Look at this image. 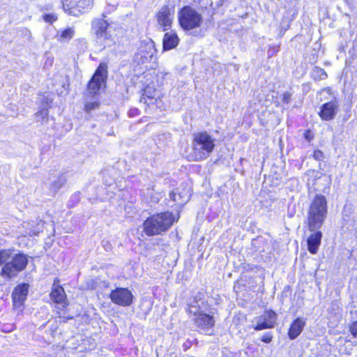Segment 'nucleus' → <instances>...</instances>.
I'll list each match as a JSON object with an SVG mask.
<instances>
[{
    "label": "nucleus",
    "instance_id": "obj_1",
    "mask_svg": "<svg viewBox=\"0 0 357 357\" xmlns=\"http://www.w3.org/2000/svg\"><path fill=\"white\" fill-rule=\"evenodd\" d=\"M328 215V202L322 194H317L312 199L307 210L305 224L312 232L306 239L308 252L316 255L321 243L323 237L321 228L324 225Z\"/></svg>",
    "mask_w": 357,
    "mask_h": 357
},
{
    "label": "nucleus",
    "instance_id": "obj_2",
    "mask_svg": "<svg viewBox=\"0 0 357 357\" xmlns=\"http://www.w3.org/2000/svg\"><path fill=\"white\" fill-rule=\"evenodd\" d=\"M167 73L146 70L142 73L143 87L139 91V102L144 106L145 112L156 110L162 105L163 93L160 86L163 85Z\"/></svg>",
    "mask_w": 357,
    "mask_h": 357
},
{
    "label": "nucleus",
    "instance_id": "obj_3",
    "mask_svg": "<svg viewBox=\"0 0 357 357\" xmlns=\"http://www.w3.org/2000/svg\"><path fill=\"white\" fill-rule=\"evenodd\" d=\"M215 139L207 131L195 132L192 137V145L187 152L186 160L200 162L206 160L215 149Z\"/></svg>",
    "mask_w": 357,
    "mask_h": 357
},
{
    "label": "nucleus",
    "instance_id": "obj_4",
    "mask_svg": "<svg viewBox=\"0 0 357 357\" xmlns=\"http://www.w3.org/2000/svg\"><path fill=\"white\" fill-rule=\"evenodd\" d=\"M10 249L0 250V275L6 280H11L24 271L29 264V256L23 252H17L13 257Z\"/></svg>",
    "mask_w": 357,
    "mask_h": 357
},
{
    "label": "nucleus",
    "instance_id": "obj_5",
    "mask_svg": "<svg viewBox=\"0 0 357 357\" xmlns=\"http://www.w3.org/2000/svg\"><path fill=\"white\" fill-rule=\"evenodd\" d=\"M49 296L55 318L59 323H67L74 319V316L69 313L70 301L58 278H55L53 280Z\"/></svg>",
    "mask_w": 357,
    "mask_h": 357
},
{
    "label": "nucleus",
    "instance_id": "obj_6",
    "mask_svg": "<svg viewBox=\"0 0 357 357\" xmlns=\"http://www.w3.org/2000/svg\"><path fill=\"white\" fill-rule=\"evenodd\" d=\"M172 212L162 211L149 216L142 224L143 231L147 236L162 235L178 220Z\"/></svg>",
    "mask_w": 357,
    "mask_h": 357
},
{
    "label": "nucleus",
    "instance_id": "obj_7",
    "mask_svg": "<svg viewBox=\"0 0 357 357\" xmlns=\"http://www.w3.org/2000/svg\"><path fill=\"white\" fill-rule=\"evenodd\" d=\"M108 78V66L105 62H100L86 86V98H97L107 86Z\"/></svg>",
    "mask_w": 357,
    "mask_h": 357
},
{
    "label": "nucleus",
    "instance_id": "obj_8",
    "mask_svg": "<svg viewBox=\"0 0 357 357\" xmlns=\"http://www.w3.org/2000/svg\"><path fill=\"white\" fill-rule=\"evenodd\" d=\"M178 22L184 31H191L199 28L203 24L202 15L192 6H183L178 12Z\"/></svg>",
    "mask_w": 357,
    "mask_h": 357
},
{
    "label": "nucleus",
    "instance_id": "obj_9",
    "mask_svg": "<svg viewBox=\"0 0 357 357\" xmlns=\"http://www.w3.org/2000/svg\"><path fill=\"white\" fill-rule=\"evenodd\" d=\"M60 4L66 15L78 17L93 9L94 0H60Z\"/></svg>",
    "mask_w": 357,
    "mask_h": 357
},
{
    "label": "nucleus",
    "instance_id": "obj_10",
    "mask_svg": "<svg viewBox=\"0 0 357 357\" xmlns=\"http://www.w3.org/2000/svg\"><path fill=\"white\" fill-rule=\"evenodd\" d=\"M106 14L102 13L100 17L93 18L91 21V31L97 43H104L112 40L109 33L110 23L106 20Z\"/></svg>",
    "mask_w": 357,
    "mask_h": 357
},
{
    "label": "nucleus",
    "instance_id": "obj_11",
    "mask_svg": "<svg viewBox=\"0 0 357 357\" xmlns=\"http://www.w3.org/2000/svg\"><path fill=\"white\" fill-rule=\"evenodd\" d=\"M29 290V284L26 282L20 283L14 287L11 293L12 307L13 310H17L20 313L23 312Z\"/></svg>",
    "mask_w": 357,
    "mask_h": 357
},
{
    "label": "nucleus",
    "instance_id": "obj_12",
    "mask_svg": "<svg viewBox=\"0 0 357 357\" xmlns=\"http://www.w3.org/2000/svg\"><path fill=\"white\" fill-rule=\"evenodd\" d=\"M109 298L114 304L121 307H128L134 301L132 291L126 287H116L112 289L109 294Z\"/></svg>",
    "mask_w": 357,
    "mask_h": 357
},
{
    "label": "nucleus",
    "instance_id": "obj_13",
    "mask_svg": "<svg viewBox=\"0 0 357 357\" xmlns=\"http://www.w3.org/2000/svg\"><path fill=\"white\" fill-rule=\"evenodd\" d=\"M174 8L165 5L156 13L155 17L163 31L170 30L173 24Z\"/></svg>",
    "mask_w": 357,
    "mask_h": 357
},
{
    "label": "nucleus",
    "instance_id": "obj_14",
    "mask_svg": "<svg viewBox=\"0 0 357 357\" xmlns=\"http://www.w3.org/2000/svg\"><path fill=\"white\" fill-rule=\"evenodd\" d=\"M338 109V101L336 99H333L321 105L318 115L322 121H331L335 119Z\"/></svg>",
    "mask_w": 357,
    "mask_h": 357
},
{
    "label": "nucleus",
    "instance_id": "obj_15",
    "mask_svg": "<svg viewBox=\"0 0 357 357\" xmlns=\"http://www.w3.org/2000/svg\"><path fill=\"white\" fill-rule=\"evenodd\" d=\"M261 319H263V321L258 322L254 326L255 331L273 328L275 325L278 314L274 310L269 309L264 311V314L261 317Z\"/></svg>",
    "mask_w": 357,
    "mask_h": 357
},
{
    "label": "nucleus",
    "instance_id": "obj_16",
    "mask_svg": "<svg viewBox=\"0 0 357 357\" xmlns=\"http://www.w3.org/2000/svg\"><path fill=\"white\" fill-rule=\"evenodd\" d=\"M194 322L197 327L203 331L212 329L215 326V319L213 315L203 311L195 313Z\"/></svg>",
    "mask_w": 357,
    "mask_h": 357
},
{
    "label": "nucleus",
    "instance_id": "obj_17",
    "mask_svg": "<svg viewBox=\"0 0 357 357\" xmlns=\"http://www.w3.org/2000/svg\"><path fill=\"white\" fill-rule=\"evenodd\" d=\"M306 325V320L303 317L294 319L290 324L287 331L288 337L291 340L297 338L303 331Z\"/></svg>",
    "mask_w": 357,
    "mask_h": 357
},
{
    "label": "nucleus",
    "instance_id": "obj_18",
    "mask_svg": "<svg viewBox=\"0 0 357 357\" xmlns=\"http://www.w3.org/2000/svg\"><path fill=\"white\" fill-rule=\"evenodd\" d=\"M155 53V50L150 45H144L140 47L135 54V59L137 64H145L149 63Z\"/></svg>",
    "mask_w": 357,
    "mask_h": 357
},
{
    "label": "nucleus",
    "instance_id": "obj_19",
    "mask_svg": "<svg viewBox=\"0 0 357 357\" xmlns=\"http://www.w3.org/2000/svg\"><path fill=\"white\" fill-rule=\"evenodd\" d=\"M179 38L176 31H169L165 33L162 38V50L168 51L177 47Z\"/></svg>",
    "mask_w": 357,
    "mask_h": 357
},
{
    "label": "nucleus",
    "instance_id": "obj_20",
    "mask_svg": "<svg viewBox=\"0 0 357 357\" xmlns=\"http://www.w3.org/2000/svg\"><path fill=\"white\" fill-rule=\"evenodd\" d=\"M75 35V29L73 27H67L60 31L58 34L57 40L59 42H67L70 40Z\"/></svg>",
    "mask_w": 357,
    "mask_h": 357
},
{
    "label": "nucleus",
    "instance_id": "obj_21",
    "mask_svg": "<svg viewBox=\"0 0 357 357\" xmlns=\"http://www.w3.org/2000/svg\"><path fill=\"white\" fill-rule=\"evenodd\" d=\"M100 105V102L98 100H95L91 102H86L84 105V110L86 113H90L92 110L98 108Z\"/></svg>",
    "mask_w": 357,
    "mask_h": 357
},
{
    "label": "nucleus",
    "instance_id": "obj_22",
    "mask_svg": "<svg viewBox=\"0 0 357 357\" xmlns=\"http://www.w3.org/2000/svg\"><path fill=\"white\" fill-rule=\"evenodd\" d=\"M349 331L353 337L357 339V321H351L349 324Z\"/></svg>",
    "mask_w": 357,
    "mask_h": 357
},
{
    "label": "nucleus",
    "instance_id": "obj_23",
    "mask_svg": "<svg viewBox=\"0 0 357 357\" xmlns=\"http://www.w3.org/2000/svg\"><path fill=\"white\" fill-rule=\"evenodd\" d=\"M43 20L50 24L54 23L57 20V17L54 14L46 13L43 16Z\"/></svg>",
    "mask_w": 357,
    "mask_h": 357
},
{
    "label": "nucleus",
    "instance_id": "obj_24",
    "mask_svg": "<svg viewBox=\"0 0 357 357\" xmlns=\"http://www.w3.org/2000/svg\"><path fill=\"white\" fill-rule=\"evenodd\" d=\"M312 157L314 160L317 161H321L324 158V152L319 149H315L313 151Z\"/></svg>",
    "mask_w": 357,
    "mask_h": 357
},
{
    "label": "nucleus",
    "instance_id": "obj_25",
    "mask_svg": "<svg viewBox=\"0 0 357 357\" xmlns=\"http://www.w3.org/2000/svg\"><path fill=\"white\" fill-rule=\"evenodd\" d=\"M272 340L273 334L271 332H267L261 337V341L266 344L270 343Z\"/></svg>",
    "mask_w": 357,
    "mask_h": 357
},
{
    "label": "nucleus",
    "instance_id": "obj_26",
    "mask_svg": "<svg viewBox=\"0 0 357 357\" xmlns=\"http://www.w3.org/2000/svg\"><path fill=\"white\" fill-rule=\"evenodd\" d=\"M140 114H141V111L137 107H132L128 110V115L130 118L139 116Z\"/></svg>",
    "mask_w": 357,
    "mask_h": 357
},
{
    "label": "nucleus",
    "instance_id": "obj_27",
    "mask_svg": "<svg viewBox=\"0 0 357 357\" xmlns=\"http://www.w3.org/2000/svg\"><path fill=\"white\" fill-rule=\"evenodd\" d=\"M282 102L284 104H289L291 100V93L289 92H284L282 94Z\"/></svg>",
    "mask_w": 357,
    "mask_h": 357
},
{
    "label": "nucleus",
    "instance_id": "obj_28",
    "mask_svg": "<svg viewBox=\"0 0 357 357\" xmlns=\"http://www.w3.org/2000/svg\"><path fill=\"white\" fill-rule=\"evenodd\" d=\"M303 137L307 142H311L314 139V134L313 133V132L310 129H307V130H306L304 132Z\"/></svg>",
    "mask_w": 357,
    "mask_h": 357
},
{
    "label": "nucleus",
    "instance_id": "obj_29",
    "mask_svg": "<svg viewBox=\"0 0 357 357\" xmlns=\"http://www.w3.org/2000/svg\"><path fill=\"white\" fill-rule=\"evenodd\" d=\"M48 109L47 108H43L41 109H40L38 112H37V115H43V116H47L48 115Z\"/></svg>",
    "mask_w": 357,
    "mask_h": 357
},
{
    "label": "nucleus",
    "instance_id": "obj_30",
    "mask_svg": "<svg viewBox=\"0 0 357 357\" xmlns=\"http://www.w3.org/2000/svg\"><path fill=\"white\" fill-rule=\"evenodd\" d=\"M317 70L319 73V76L321 77V78L324 79L328 77L326 72L324 69L319 68V69H317Z\"/></svg>",
    "mask_w": 357,
    "mask_h": 357
},
{
    "label": "nucleus",
    "instance_id": "obj_31",
    "mask_svg": "<svg viewBox=\"0 0 357 357\" xmlns=\"http://www.w3.org/2000/svg\"><path fill=\"white\" fill-rule=\"evenodd\" d=\"M176 197H177V194L176 192H174L173 191L170 192L169 197L172 201L176 202L177 201Z\"/></svg>",
    "mask_w": 357,
    "mask_h": 357
},
{
    "label": "nucleus",
    "instance_id": "obj_32",
    "mask_svg": "<svg viewBox=\"0 0 357 357\" xmlns=\"http://www.w3.org/2000/svg\"><path fill=\"white\" fill-rule=\"evenodd\" d=\"M43 103H46V104H48L50 102H51L52 101L50 100H49V98H45L43 100Z\"/></svg>",
    "mask_w": 357,
    "mask_h": 357
},
{
    "label": "nucleus",
    "instance_id": "obj_33",
    "mask_svg": "<svg viewBox=\"0 0 357 357\" xmlns=\"http://www.w3.org/2000/svg\"><path fill=\"white\" fill-rule=\"evenodd\" d=\"M190 345H185V350L188 349V348H190Z\"/></svg>",
    "mask_w": 357,
    "mask_h": 357
},
{
    "label": "nucleus",
    "instance_id": "obj_34",
    "mask_svg": "<svg viewBox=\"0 0 357 357\" xmlns=\"http://www.w3.org/2000/svg\"><path fill=\"white\" fill-rule=\"evenodd\" d=\"M190 345H185V350L188 349V348H190Z\"/></svg>",
    "mask_w": 357,
    "mask_h": 357
}]
</instances>
